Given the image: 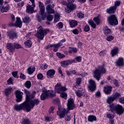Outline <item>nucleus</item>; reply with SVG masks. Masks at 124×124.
<instances>
[{
	"instance_id": "obj_1",
	"label": "nucleus",
	"mask_w": 124,
	"mask_h": 124,
	"mask_svg": "<svg viewBox=\"0 0 124 124\" xmlns=\"http://www.w3.org/2000/svg\"><path fill=\"white\" fill-rule=\"evenodd\" d=\"M93 73L94 78L97 81H99L101 78V74H105L106 73V69H105L104 65L99 66L97 69L93 71Z\"/></svg>"
},
{
	"instance_id": "obj_2",
	"label": "nucleus",
	"mask_w": 124,
	"mask_h": 124,
	"mask_svg": "<svg viewBox=\"0 0 124 124\" xmlns=\"http://www.w3.org/2000/svg\"><path fill=\"white\" fill-rule=\"evenodd\" d=\"M32 99L31 98L27 101H25L27 107V112H30L34 107L35 105H38L40 103V101L38 99Z\"/></svg>"
},
{
	"instance_id": "obj_3",
	"label": "nucleus",
	"mask_w": 124,
	"mask_h": 124,
	"mask_svg": "<svg viewBox=\"0 0 124 124\" xmlns=\"http://www.w3.org/2000/svg\"><path fill=\"white\" fill-rule=\"evenodd\" d=\"M42 93L40 96L41 100H45L48 96L49 97L56 96V94L53 93V91L47 90L45 88L42 89Z\"/></svg>"
},
{
	"instance_id": "obj_4",
	"label": "nucleus",
	"mask_w": 124,
	"mask_h": 124,
	"mask_svg": "<svg viewBox=\"0 0 124 124\" xmlns=\"http://www.w3.org/2000/svg\"><path fill=\"white\" fill-rule=\"evenodd\" d=\"M47 32H49V29H43V27L42 26H40L38 28L37 32L36 34V36L39 39H41L42 40L44 38V37L46 34H47Z\"/></svg>"
},
{
	"instance_id": "obj_5",
	"label": "nucleus",
	"mask_w": 124,
	"mask_h": 124,
	"mask_svg": "<svg viewBox=\"0 0 124 124\" xmlns=\"http://www.w3.org/2000/svg\"><path fill=\"white\" fill-rule=\"evenodd\" d=\"M109 108L112 112H113V111H115L118 115H122L124 112V108H123V107L120 105L116 106L111 105L109 106Z\"/></svg>"
},
{
	"instance_id": "obj_6",
	"label": "nucleus",
	"mask_w": 124,
	"mask_h": 124,
	"mask_svg": "<svg viewBox=\"0 0 124 124\" xmlns=\"http://www.w3.org/2000/svg\"><path fill=\"white\" fill-rule=\"evenodd\" d=\"M14 109L15 111H21V110H24V111H27V112H28V108L27 107L26 101L19 105H15Z\"/></svg>"
},
{
	"instance_id": "obj_7",
	"label": "nucleus",
	"mask_w": 124,
	"mask_h": 124,
	"mask_svg": "<svg viewBox=\"0 0 124 124\" xmlns=\"http://www.w3.org/2000/svg\"><path fill=\"white\" fill-rule=\"evenodd\" d=\"M61 3L63 5H66L67 8L65 9V12L67 13H70L72 10H74V9H76V5L75 4H68L65 2V1H62Z\"/></svg>"
},
{
	"instance_id": "obj_8",
	"label": "nucleus",
	"mask_w": 124,
	"mask_h": 124,
	"mask_svg": "<svg viewBox=\"0 0 124 124\" xmlns=\"http://www.w3.org/2000/svg\"><path fill=\"white\" fill-rule=\"evenodd\" d=\"M108 22L110 26H115L119 24L117 16L114 15L108 17Z\"/></svg>"
},
{
	"instance_id": "obj_9",
	"label": "nucleus",
	"mask_w": 124,
	"mask_h": 124,
	"mask_svg": "<svg viewBox=\"0 0 124 124\" xmlns=\"http://www.w3.org/2000/svg\"><path fill=\"white\" fill-rule=\"evenodd\" d=\"M67 114H68V110L64 108L59 109L57 112V115L59 116V119H63Z\"/></svg>"
},
{
	"instance_id": "obj_10",
	"label": "nucleus",
	"mask_w": 124,
	"mask_h": 124,
	"mask_svg": "<svg viewBox=\"0 0 124 124\" xmlns=\"http://www.w3.org/2000/svg\"><path fill=\"white\" fill-rule=\"evenodd\" d=\"M55 92L57 93H61L62 92H65L66 91V88L64 87H62L61 83H57L55 86Z\"/></svg>"
},
{
	"instance_id": "obj_11",
	"label": "nucleus",
	"mask_w": 124,
	"mask_h": 124,
	"mask_svg": "<svg viewBox=\"0 0 124 124\" xmlns=\"http://www.w3.org/2000/svg\"><path fill=\"white\" fill-rule=\"evenodd\" d=\"M88 89L91 92H93L95 90V82L93 79H90L89 80V84L88 85Z\"/></svg>"
},
{
	"instance_id": "obj_12",
	"label": "nucleus",
	"mask_w": 124,
	"mask_h": 124,
	"mask_svg": "<svg viewBox=\"0 0 124 124\" xmlns=\"http://www.w3.org/2000/svg\"><path fill=\"white\" fill-rule=\"evenodd\" d=\"M67 107L69 110H73L75 108V104L73 99L70 98L68 100Z\"/></svg>"
},
{
	"instance_id": "obj_13",
	"label": "nucleus",
	"mask_w": 124,
	"mask_h": 124,
	"mask_svg": "<svg viewBox=\"0 0 124 124\" xmlns=\"http://www.w3.org/2000/svg\"><path fill=\"white\" fill-rule=\"evenodd\" d=\"M7 34L11 39H15V38L18 37V34H17L16 31L14 30H11L8 31Z\"/></svg>"
},
{
	"instance_id": "obj_14",
	"label": "nucleus",
	"mask_w": 124,
	"mask_h": 124,
	"mask_svg": "<svg viewBox=\"0 0 124 124\" xmlns=\"http://www.w3.org/2000/svg\"><path fill=\"white\" fill-rule=\"evenodd\" d=\"M24 93L26 94V101H28L31 99V98H34V95L33 94H31V92L27 89H24Z\"/></svg>"
},
{
	"instance_id": "obj_15",
	"label": "nucleus",
	"mask_w": 124,
	"mask_h": 124,
	"mask_svg": "<svg viewBox=\"0 0 124 124\" xmlns=\"http://www.w3.org/2000/svg\"><path fill=\"white\" fill-rule=\"evenodd\" d=\"M75 62V60H68L66 61H63L61 62V65L63 67H67L68 65L72 64L73 62Z\"/></svg>"
},
{
	"instance_id": "obj_16",
	"label": "nucleus",
	"mask_w": 124,
	"mask_h": 124,
	"mask_svg": "<svg viewBox=\"0 0 124 124\" xmlns=\"http://www.w3.org/2000/svg\"><path fill=\"white\" fill-rule=\"evenodd\" d=\"M23 94H24V93L20 91L17 90L16 92V102H20V101H22Z\"/></svg>"
},
{
	"instance_id": "obj_17",
	"label": "nucleus",
	"mask_w": 124,
	"mask_h": 124,
	"mask_svg": "<svg viewBox=\"0 0 124 124\" xmlns=\"http://www.w3.org/2000/svg\"><path fill=\"white\" fill-rule=\"evenodd\" d=\"M85 90L82 88H78V91H76V94L78 97H81L82 95H85Z\"/></svg>"
},
{
	"instance_id": "obj_18",
	"label": "nucleus",
	"mask_w": 124,
	"mask_h": 124,
	"mask_svg": "<svg viewBox=\"0 0 124 124\" xmlns=\"http://www.w3.org/2000/svg\"><path fill=\"white\" fill-rule=\"evenodd\" d=\"M46 12L48 14H53L55 13V10H54V8L52 7V5H47L46 7Z\"/></svg>"
},
{
	"instance_id": "obj_19",
	"label": "nucleus",
	"mask_w": 124,
	"mask_h": 124,
	"mask_svg": "<svg viewBox=\"0 0 124 124\" xmlns=\"http://www.w3.org/2000/svg\"><path fill=\"white\" fill-rule=\"evenodd\" d=\"M56 73V71L54 69H50L46 72L47 78H54V75Z\"/></svg>"
},
{
	"instance_id": "obj_20",
	"label": "nucleus",
	"mask_w": 124,
	"mask_h": 124,
	"mask_svg": "<svg viewBox=\"0 0 124 124\" xmlns=\"http://www.w3.org/2000/svg\"><path fill=\"white\" fill-rule=\"evenodd\" d=\"M41 17L39 15L37 14V18L39 22H41V21H44L45 18H46V15L44 13L41 12Z\"/></svg>"
},
{
	"instance_id": "obj_21",
	"label": "nucleus",
	"mask_w": 124,
	"mask_h": 124,
	"mask_svg": "<svg viewBox=\"0 0 124 124\" xmlns=\"http://www.w3.org/2000/svg\"><path fill=\"white\" fill-rule=\"evenodd\" d=\"M16 27H17L18 28H22V26L23 24L22 23V21L21 20V18L19 17H16V20L15 24Z\"/></svg>"
},
{
	"instance_id": "obj_22",
	"label": "nucleus",
	"mask_w": 124,
	"mask_h": 124,
	"mask_svg": "<svg viewBox=\"0 0 124 124\" xmlns=\"http://www.w3.org/2000/svg\"><path fill=\"white\" fill-rule=\"evenodd\" d=\"M116 10L117 9L114 6H110L109 8L107 9L106 10V12L108 13V14H112V13H114L116 12Z\"/></svg>"
},
{
	"instance_id": "obj_23",
	"label": "nucleus",
	"mask_w": 124,
	"mask_h": 124,
	"mask_svg": "<svg viewBox=\"0 0 124 124\" xmlns=\"http://www.w3.org/2000/svg\"><path fill=\"white\" fill-rule=\"evenodd\" d=\"M38 6L40 8V12L42 13H44L45 12V7L44 6V4L42 3L41 1H38Z\"/></svg>"
},
{
	"instance_id": "obj_24",
	"label": "nucleus",
	"mask_w": 124,
	"mask_h": 124,
	"mask_svg": "<svg viewBox=\"0 0 124 124\" xmlns=\"http://www.w3.org/2000/svg\"><path fill=\"white\" fill-rule=\"evenodd\" d=\"M49 47L51 48H53V51L54 52H57L58 51V49L60 48V47H62L60 44H52V45H49Z\"/></svg>"
},
{
	"instance_id": "obj_25",
	"label": "nucleus",
	"mask_w": 124,
	"mask_h": 124,
	"mask_svg": "<svg viewBox=\"0 0 124 124\" xmlns=\"http://www.w3.org/2000/svg\"><path fill=\"white\" fill-rule=\"evenodd\" d=\"M33 7H32L30 5H28L27 6L26 12L27 13H31V14H32V13H33V11H34Z\"/></svg>"
},
{
	"instance_id": "obj_26",
	"label": "nucleus",
	"mask_w": 124,
	"mask_h": 124,
	"mask_svg": "<svg viewBox=\"0 0 124 124\" xmlns=\"http://www.w3.org/2000/svg\"><path fill=\"white\" fill-rule=\"evenodd\" d=\"M117 66H123L124 65V59L123 58H119L116 62Z\"/></svg>"
},
{
	"instance_id": "obj_27",
	"label": "nucleus",
	"mask_w": 124,
	"mask_h": 124,
	"mask_svg": "<svg viewBox=\"0 0 124 124\" xmlns=\"http://www.w3.org/2000/svg\"><path fill=\"white\" fill-rule=\"evenodd\" d=\"M96 117L94 115H89L88 117V121L90 123H93V122H96Z\"/></svg>"
},
{
	"instance_id": "obj_28",
	"label": "nucleus",
	"mask_w": 124,
	"mask_h": 124,
	"mask_svg": "<svg viewBox=\"0 0 124 124\" xmlns=\"http://www.w3.org/2000/svg\"><path fill=\"white\" fill-rule=\"evenodd\" d=\"M12 92V88L9 87L5 89L4 91V93L5 95H6V96H8V95H10V93H11Z\"/></svg>"
},
{
	"instance_id": "obj_29",
	"label": "nucleus",
	"mask_w": 124,
	"mask_h": 124,
	"mask_svg": "<svg viewBox=\"0 0 124 124\" xmlns=\"http://www.w3.org/2000/svg\"><path fill=\"white\" fill-rule=\"evenodd\" d=\"M104 92L106 94H110L112 92V87L107 86L105 87Z\"/></svg>"
},
{
	"instance_id": "obj_30",
	"label": "nucleus",
	"mask_w": 124,
	"mask_h": 124,
	"mask_svg": "<svg viewBox=\"0 0 124 124\" xmlns=\"http://www.w3.org/2000/svg\"><path fill=\"white\" fill-rule=\"evenodd\" d=\"M6 47L9 51H13L14 50V44L7 43Z\"/></svg>"
},
{
	"instance_id": "obj_31",
	"label": "nucleus",
	"mask_w": 124,
	"mask_h": 124,
	"mask_svg": "<svg viewBox=\"0 0 124 124\" xmlns=\"http://www.w3.org/2000/svg\"><path fill=\"white\" fill-rule=\"evenodd\" d=\"M118 50H119V49L117 47H116L111 50L110 54L112 57H114V56H116V55L118 54Z\"/></svg>"
},
{
	"instance_id": "obj_32",
	"label": "nucleus",
	"mask_w": 124,
	"mask_h": 124,
	"mask_svg": "<svg viewBox=\"0 0 124 124\" xmlns=\"http://www.w3.org/2000/svg\"><path fill=\"white\" fill-rule=\"evenodd\" d=\"M78 25V22H77V21H76L75 20H72L70 22V26L71 28H74L76 27V26H77Z\"/></svg>"
},
{
	"instance_id": "obj_33",
	"label": "nucleus",
	"mask_w": 124,
	"mask_h": 124,
	"mask_svg": "<svg viewBox=\"0 0 124 124\" xmlns=\"http://www.w3.org/2000/svg\"><path fill=\"white\" fill-rule=\"evenodd\" d=\"M24 86L27 89H31V82L30 80H27L24 83Z\"/></svg>"
},
{
	"instance_id": "obj_34",
	"label": "nucleus",
	"mask_w": 124,
	"mask_h": 124,
	"mask_svg": "<svg viewBox=\"0 0 124 124\" xmlns=\"http://www.w3.org/2000/svg\"><path fill=\"white\" fill-rule=\"evenodd\" d=\"M115 100V98H114L113 95L111 96H109L108 97V98L107 99V102L108 104H110L113 102Z\"/></svg>"
},
{
	"instance_id": "obj_35",
	"label": "nucleus",
	"mask_w": 124,
	"mask_h": 124,
	"mask_svg": "<svg viewBox=\"0 0 124 124\" xmlns=\"http://www.w3.org/2000/svg\"><path fill=\"white\" fill-rule=\"evenodd\" d=\"M22 21L23 23L27 24V23H30L31 18H30V16H25L22 18Z\"/></svg>"
},
{
	"instance_id": "obj_36",
	"label": "nucleus",
	"mask_w": 124,
	"mask_h": 124,
	"mask_svg": "<svg viewBox=\"0 0 124 124\" xmlns=\"http://www.w3.org/2000/svg\"><path fill=\"white\" fill-rule=\"evenodd\" d=\"M104 33L106 35H108V34H110L111 33V30L108 28V27L105 26Z\"/></svg>"
},
{
	"instance_id": "obj_37",
	"label": "nucleus",
	"mask_w": 124,
	"mask_h": 124,
	"mask_svg": "<svg viewBox=\"0 0 124 124\" xmlns=\"http://www.w3.org/2000/svg\"><path fill=\"white\" fill-rule=\"evenodd\" d=\"M78 50L76 47H70V50H69V54H72L73 53H77Z\"/></svg>"
},
{
	"instance_id": "obj_38",
	"label": "nucleus",
	"mask_w": 124,
	"mask_h": 124,
	"mask_svg": "<svg viewBox=\"0 0 124 124\" xmlns=\"http://www.w3.org/2000/svg\"><path fill=\"white\" fill-rule=\"evenodd\" d=\"M0 9L1 10V12H2V13H3V12H7V11L9 10V7L6 6L4 7L3 5H2V8Z\"/></svg>"
},
{
	"instance_id": "obj_39",
	"label": "nucleus",
	"mask_w": 124,
	"mask_h": 124,
	"mask_svg": "<svg viewBox=\"0 0 124 124\" xmlns=\"http://www.w3.org/2000/svg\"><path fill=\"white\" fill-rule=\"evenodd\" d=\"M110 83L111 84H114L115 87H120V85H119V82H118V80L115 78L113 79L111 81H110Z\"/></svg>"
},
{
	"instance_id": "obj_40",
	"label": "nucleus",
	"mask_w": 124,
	"mask_h": 124,
	"mask_svg": "<svg viewBox=\"0 0 124 124\" xmlns=\"http://www.w3.org/2000/svg\"><path fill=\"white\" fill-rule=\"evenodd\" d=\"M88 23H89V25H90V26H91V27L93 29H95L96 28V24H95L94 23V22H93V20H89Z\"/></svg>"
},
{
	"instance_id": "obj_41",
	"label": "nucleus",
	"mask_w": 124,
	"mask_h": 124,
	"mask_svg": "<svg viewBox=\"0 0 124 124\" xmlns=\"http://www.w3.org/2000/svg\"><path fill=\"white\" fill-rule=\"evenodd\" d=\"M24 44L28 47H31V46L32 45V42L31 40H28L24 43Z\"/></svg>"
},
{
	"instance_id": "obj_42",
	"label": "nucleus",
	"mask_w": 124,
	"mask_h": 124,
	"mask_svg": "<svg viewBox=\"0 0 124 124\" xmlns=\"http://www.w3.org/2000/svg\"><path fill=\"white\" fill-rule=\"evenodd\" d=\"M28 73L29 74H32V73H33V72H34V71H35V68H28Z\"/></svg>"
},
{
	"instance_id": "obj_43",
	"label": "nucleus",
	"mask_w": 124,
	"mask_h": 124,
	"mask_svg": "<svg viewBox=\"0 0 124 124\" xmlns=\"http://www.w3.org/2000/svg\"><path fill=\"white\" fill-rule=\"evenodd\" d=\"M60 93V96L62 97V98H64V99H66V98L67 97V94L63 92H62Z\"/></svg>"
},
{
	"instance_id": "obj_44",
	"label": "nucleus",
	"mask_w": 124,
	"mask_h": 124,
	"mask_svg": "<svg viewBox=\"0 0 124 124\" xmlns=\"http://www.w3.org/2000/svg\"><path fill=\"white\" fill-rule=\"evenodd\" d=\"M93 21L96 24V25H99L100 23V19L98 17H95L93 18Z\"/></svg>"
},
{
	"instance_id": "obj_45",
	"label": "nucleus",
	"mask_w": 124,
	"mask_h": 124,
	"mask_svg": "<svg viewBox=\"0 0 124 124\" xmlns=\"http://www.w3.org/2000/svg\"><path fill=\"white\" fill-rule=\"evenodd\" d=\"M46 19L47 21H48L49 22H51V21H52L53 19H54V16L52 15H49L47 16Z\"/></svg>"
},
{
	"instance_id": "obj_46",
	"label": "nucleus",
	"mask_w": 124,
	"mask_h": 124,
	"mask_svg": "<svg viewBox=\"0 0 124 124\" xmlns=\"http://www.w3.org/2000/svg\"><path fill=\"white\" fill-rule=\"evenodd\" d=\"M56 55L57 57L59 58V59H63L65 58V55H64V54H61V53L57 52Z\"/></svg>"
},
{
	"instance_id": "obj_47",
	"label": "nucleus",
	"mask_w": 124,
	"mask_h": 124,
	"mask_svg": "<svg viewBox=\"0 0 124 124\" xmlns=\"http://www.w3.org/2000/svg\"><path fill=\"white\" fill-rule=\"evenodd\" d=\"M112 96H113L114 99H117V98L121 97V93H116L113 95H112Z\"/></svg>"
},
{
	"instance_id": "obj_48",
	"label": "nucleus",
	"mask_w": 124,
	"mask_h": 124,
	"mask_svg": "<svg viewBox=\"0 0 124 124\" xmlns=\"http://www.w3.org/2000/svg\"><path fill=\"white\" fill-rule=\"evenodd\" d=\"M71 74L72 73L74 75H76L77 76H83L82 74L76 72V71L75 70L71 71Z\"/></svg>"
},
{
	"instance_id": "obj_49",
	"label": "nucleus",
	"mask_w": 124,
	"mask_h": 124,
	"mask_svg": "<svg viewBox=\"0 0 124 124\" xmlns=\"http://www.w3.org/2000/svg\"><path fill=\"white\" fill-rule=\"evenodd\" d=\"M81 80H82V78H76V83L77 85L79 86V85H80V84H81Z\"/></svg>"
},
{
	"instance_id": "obj_50",
	"label": "nucleus",
	"mask_w": 124,
	"mask_h": 124,
	"mask_svg": "<svg viewBox=\"0 0 124 124\" xmlns=\"http://www.w3.org/2000/svg\"><path fill=\"white\" fill-rule=\"evenodd\" d=\"M48 116H46L45 119V120L47 122H50V121H53L54 120V118L53 117H49V115H48Z\"/></svg>"
},
{
	"instance_id": "obj_51",
	"label": "nucleus",
	"mask_w": 124,
	"mask_h": 124,
	"mask_svg": "<svg viewBox=\"0 0 124 124\" xmlns=\"http://www.w3.org/2000/svg\"><path fill=\"white\" fill-rule=\"evenodd\" d=\"M14 50L15 49H20L21 46L16 43H14Z\"/></svg>"
},
{
	"instance_id": "obj_52",
	"label": "nucleus",
	"mask_w": 124,
	"mask_h": 124,
	"mask_svg": "<svg viewBox=\"0 0 124 124\" xmlns=\"http://www.w3.org/2000/svg\"><path fill=\"white\" fill-rule=\"evenodd\" d=\"M12 75H13V77H14L15 78H19V77L18 76V72L17 71L13 72L12 73Z\"/></svg>"
},
{
	"instance_id": "obj_53",
	"label": "nucleus",
	"mask_w": 124,
	"mask_h": 124,
	"mask_svg": "<svg viewBox=\"0 0 124 124\" xmlns=\"http://www.w3.org/2000/svg\"><path fill=\"white\" fill-rule=\"evenodd\" d=\"M7 83L8 85H13V79L12 78H10L7 81Z\"/></svg>"
},
{
	"instance_id": "obj_54",
	"label": "nucleus",
	"mask_w": 124,
	"mask_h": 124,
	"mask_svg": "<svg viewBox=\"0 0 124 124\" xmlns=\"http://www.w3.org/2000/svg\"><path fill=\"white\" fill-rule=\"evenodd\" d=\"M121 4V1H116L114 2V6H113L115 8L117 9V6H120V5Z\"/></svg>"
},
{
	"instance_id": "obj_55",
	"label": "nucleus",
	"mask_w": 124,
	"mask_h": 124,
	"mask_svg": "<svg viewBox=\"0 0 124 124\" xmlns=\"http://www.w3.org/2000/svg\"><path fill=\"white\" fill-rule=\"evenodd\" d=\"M60 21V16L58 15H55V18H54V22L57 23V22H59Z\"/></svg>"
},
{
	"instance_id": "obj_56",
	"label": "nucleus",
	"mask_w": 124,
	"mask_h": 124,
	"mask_svg": "<svg viewBox=\"0 0 124 124\" xmlns=\"http://www.w3.org/2000/svg\"><path fill=\"white\" fill-rule=\"evenodd\" d=\"M54 110H55V107H54V106L50 107V108L49 109V111H48V112L49 113V115L50 114H51V113H54Z\"/></svg>"
},
{
	"instance_id": "obj_57",
	"label": "nucleus",
	"mask_w": 124,
	"mask_h": 124,
	"mask_svg": "<svg viewBox=\"0 0 124 124\" xmlns=\"http://www.w3.org/2000/svg\"><path fill=\"white\" fill-rule=\"evenodd\" d=\"M107 117L108 119H110V120H112V119H113V118H114V115L112 114H110V113H107Z\"/></svg>"
},
{
	"instance_id": "obj_58",
	"label": "nucleus",
	"mask_w": 124,
	"mask_h": 124,
	"mask_svg": "<svg viewBox=\"0 0 124 124\" xmlns=\"http://www.w3.org/2000/svg\"><path fill=\"white\" fill-rule=\"evenodd\" d=\"M114 40V37L112 35L109 36L107 38V40H108V41H112V40Z\"/></svg>"
},
{
	"instance_id": "obj_59",
	"label": "nucleus",
	"mask_w": 124,
	"mask_h": 124,
	"mask_svg": "<svg viewBox=\"0 0 124 124\" xmlns=\"http://www.w3.org/2000/svg\"><path fill=\"white\" fill-rule=\"evenodd\" d=\"M99 55L100 57H104L105 55H106V51H102L100 52Z\"/></svg>"
},
{
	"instance_id": "obj_60",
	"label": "nucleus",
	"mask_w": 124,
	"mask_h": 124,
	"mask_svg": "<svg viewBox=\"0 0 124 124\" xmlns=\"http://www.w3.org/2000/svg\"><path fill=\"white\" fill-rule=\"evenodd\" d=\"M65 119L66 121L69 122L70 121V120H71V117L69 115H66V116L65 117Z\"/></svg>"
},
{
	"instance_id": "obj_61",
	"label": "nucleus",
	"mask_w": 124,
	"mask_h": 124,
	"mask_svg": "<svg viewBox=\"0 0 124 124\" xmlns=\"http://www.w3.org/2000/svg\"><path fill=\"white\" fill-rule=\"evenodd\" d=\"M75 59L78 62H80L81 61H82V57H81V56H78L76 57Z\"/></svg>"
},
{
	"instance_id": "obj_62",
	"label": "nucleus",
	"mask_w": 124,
	"mask_h": 124,
	"mask_svg": "<svg viewBox=\"0 0 124 124\" xmlns=\"http://www.w3.org/2000/svg\"><path fill=\"white\" fill-rule=\"evenodd\" d=\"M43 66H44V67H42V66H41V69H43V70H44V69H46V68H48V64H44L43 65Z\"/></svg>"
},
{
	"instance_id": "obj_63",
	"label": "nucleus",
	"mask_w": 124,
	"mask_h": 124,
	"mask_svg": "<svg viewBox=\"0 0 124 124\" xmlns=\"http://www.w3.org/2000/svg\"><path fill=\"white\" fill-rule=\"evenodd\" d=\"M78 18H84V14L79 12L78 14Z\"/></svg>"
},
{
	"instance_id": "obj_64",
	"label": "nucleus",
	"mask_w": 124,
	"mask_h": 124,
	"mask_svg": "<svg viewBox=\"0 0 124 124\" xmlns=\"http://www.w3.org/2000/svg\"><path fill=\"white\" fill-rule=\"evenodd\" d=\"M84 31H86V32L89 31H90V26H89V25H86L85 27H84Z\"/></svg>"
}]
</instances>
